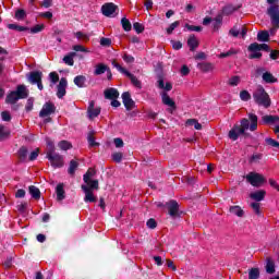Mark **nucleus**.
<instances>
[{"instance_id":"1","label":"nucleus","mask_w":279,"mask_h":279,"mask_svg":"<svg viewBox=\"0 0 279 279\" xmlns=\"http://www.w3.org/2000/svg\"><path fill=\"white\" fill-rule=\"evenodd\" d=\"M246 130H250L251 132H256L258 130V116H256V113H248V119L243 118L240 121V124H234L229 131L228 136L231 141H239L240 136L250 138L251 135L245 132Z\"/></svg>"},{"instance_id":"2","label":"nucleus","mask_w":279,"mask_h":279,"mask_svg":"<svg viewBox=\"0 0 279 279\" xmlns=\"http://www.w3.org/2000/svg\"><path fill=\"white\" fill-rule=\"evenodd\" d=\"M29 97V89L25 85H17L16 89L9 93L5 98V104L14 106L19 99H27Z\"/></svg>"},{"instance_id":"3","label":"nucleus","mask_w":279,"mask_h":279,"mask_svg":"<svg viewBox=\"0 0 279 279\" xmlns=\"http://www.w3.org/2000/svg\"><path fill=\"white\" fill-rule=\"evenodd\" d=\"M253 99L257 106H263V108H269L271 106V98L262 85L254 90Z\"/></svg>"},{"instance_id":"4","label":"nucleus","mask_w":279,"mask_h":279,"mask_svg":"<svg viewBox=\"0 0 279 279\" xmlns=\"http://www.w3.org/2000/svg\"><path fill=\"white\" fill-rule=\"evenodd\" d=\"M82 191L85 193L84 202L95 204L97 197L93 194L94 191H99V181H93L90 185H81Z\"/></svg>"},{"instance_id":"5","label":"nucleus","mask_w":279,"mask_h":279,"mask_svg":"<svg viewBox=\"0 0 279 279\" xmlns=\"http://www.w3.org/2000/svg\"><path fill=\"white\" fill-rule=\"evenodd\" d=\"M245 180L248 182V184H251V186H254L255 189H260V186L267 182L265 175L254 171L248 172L245 175Z\"/></svg>"},{"instance_id":"6","label":"nucleus","mask_w":279,"mask_h":279,"mask_svg":"<svg viewBox=\"0 0 279 279\" xmlns=\"http://www.w3.org/2000/svg\"><path fill=\"white\" fill-rule=\"evenodd\" d=\"M278 0H267V3L270 4V7L267 9V14L270 17L271 25H274V27L279 28V5L274 4Z\"/></svg>"},{"instance_id":"7","label":"nucleus","mask_w":279,"mask_h":279,"mask_svg":"<svg viewBox=\"0 0 279 279\" xmlns=\"http://www.w3.org/2000/svg\"><path fill=\"white\" fill-rule=\"evenodd\" d=\"M46 158L53 169H62L64 167V157L58 153H53V149H48Z\"/></svg>"},{"instance_id":"8","label":"nucleus","mask_w":279,"mask_h":279,"mask_svg":"<svg viewBox=\"0 0 279 279\" xmlns=\"http://www.w3.org/2000/svg\"><path fill=\"white\" fill-rule=\"evenodd\" d=\"M166 208L168 209V215L172 219H180L182 216V211H180V204H178V201L171 199L166 203Z\"/></svg>"},{"instance_id":"9","label":"nucleus","mask_w":279,"mask_h":279,"mask_svg":"<svg viewBox=\"0 0 279 279\" xmlns=\"http://www.w3.org/2000/svg\"><path fill=\"white\" fill-rule=\"evenodd\" d=\"M29 84L37 85L38 90H43L45 88L43 86V72L40 71H33L29 73L28 76Z\"/></svg>"},{"instance_id":"10","label":"nucleus","mask_w":279,"mask_h":279,"mask_svg":"<svg viewBox=\"0 0 279 279\" xmlns=\"http://www.w3.org/2000/svg\"><path fill=\"white\" fill-rule=\"evenodd\" d=\"M51 114H56V105L52 101H47L43 105L39 117L40 119H45L51 117Z\"/></svg>"},{"instance_id":"11","label":"nucleus","mask_w":279,"mask_h":279,"mask_svg":"<svg viewBox=\"0 0 279 279\" xmlns=\"http://www.w3.org/2000/svg\"><path fill=\"white\" fill-rule=\"evenodd\" d=\"M122 102L126 110H134L136 108V102L132 99L130 92H124L122 94Z\"/></svg>"},{"instance_id":"12","label":"nucleus","mask_w":279,"mask_h":279,"mask_svg":"<svg viewBox=\"0 0 279 279\" xmlns=\"http://www.w3.org/2000/svg\"><path fill=\"white\" fill-rule=\"evenodd\" d=\"M117 10H119V7L112 2H107L101 7V13L104 14V16L108 17H112Z\"/></svg>"},{"instance_id":"13","label":"nucleus","mask_w":279,"mask_h":279,"mask_svg":"<svg viewBox=\"0 0 279 279\" xmlns=\"http://www.w3.org/2000/svg\"><path fill=\"white\" fill-rule=\"evenodd\" d=\"M66 86H69V82L66 81V77H62L57 86L58 99L64 98V95H66Z\"/></svg>"},{"instance_id":"14","label":"nucleus","mask_w":279,"mask_h":279,"mask_svg":"<svg viewBox=\"0 0 279 279\" xmlns=\"http://www.w3.org/2000/svg\"><path fill=\"white\" fill-rule=\"evenodd\" d=\"M95 175H97V170H95V168H88L86 173L83 175V181L86 183L85 186H90V184L96 181L93 180Z\"/></svg>"},{"instance_id":"15","label":"nucleus","mask_w":279,"mask_h":279,"mask_svg":"<svg viewBox=\"0 0 279 279\" xmlns=\"http://www.w3.org/2000/svg\"><path fill=\"white\" fill-rule=\"evenodd\" d=\"M247 51H266L267 53H269V51H271V48H269V45L267 44L253 43L247 47Z\"/></svg>"},{"instance_id":"16","label":"nucleus","mask_w":279,"mask_h":279,"mask_svg":"<svg viewBox=\"0 0 279 279\" xmlns=\"http://www.w3.org/2000/svg\"><path fill=\"white\" fill-rule=\"evenodd\" d=\"M87 114H88L89 119H96V117L98 114H101V108L100 107L95 108V101L92 100L87 108Z\"/></svg>"},{"instance_id":"17","label":"nucleus","mask_w":279,"mask_h":279,"mask_svg":"<svg viewBox=\"0 0 279 279\" xmlns=\"http://www.w3.org/2000/svg\"><path fill=\"white\" fill-rule=\"evenodd\" d=\"M161 101L165 106H168L169 108H171V110H177V108H178L175 106V101L173 99H171L169 94H167L165 92L161 94Z\"/></svg>"},{"instance_id":"18","label":"nucleus","mask_w":279,"mask_h":279,"mask_svg":"<svg viewBox=\"0 0 279 279\" xmlns=\"http://www.w3.org/2000/svg\"><path fill=\"white\" fill-rule=\"evenodd\" d=\"M157 77H158V81H157L158 88H160L161 90H167V92L173 89V85L170 82L166 83V85H165V77H162V75L159 74Z\"/></svg>"},{"instance_id":"19","label":"nucleus","mask_w":279,"mask_h":279,"mask_svg":"<svg viewBox=\"0 0 279 279\" xmlns=\"http://www.w3.org/2000/svg\"><path fill=\"white\" fill-rule=\"evenodd\" d=\"M267 192L265 190H258L250 194L251 199H254L256 203L263 202L265 199Z\"/></svg>"},{"instance_id":"20","label":"nucleus","mask_w":279,"mask_h":279,"mask_svg":"<svg viewBox=\"0 0 279 279\" xmlns=\"http://www.w3.org/2000/svg\"><path fill=\"white\" fill-rule=\"evenodd\" d=\"M27 156H29V150L27 149V147H20V149L17 150V158L20 162H27Z\"/></svg>"},{"instance_id":"21","label":"nucleus","mask_w":279,"mask_h":279,"mask_svg":"<svg viewBox=\"0 0 279 279\" xmlns=\"http://www.w3.org/2000/svg\"><path fill=\"white\" fill-rule=\"evenodd\" d=\"M119 97V89L114 88V87H110V88H107L105 90V99H118Z\"/></svg>"},{"instance_id":"22","label":"nucleus","mask_w":279,"mask_h":279,"mask_svg":"<svg viewBox=\"0 0 279 279\" xmlns=\"http://www.w3.org/2000/svg\"><path fill=\"white\" fill-rule=\"evenodd\" d=\"M56 193H57V202H62L65 199L66 195L64 192V183H59L56 187Z\"/></svg>"},{"instance_id":"23","label":"nucleus","mask_w":279,"mask_h":279,"mask_svg":"<svg viewBox=\"0 0 279 279\" xmlns=\"http://www.w3.org/2000/svg\"><path fill=\"white\" fill-rule=\"evenodd\" d=\"M279 117L278 116H264L262 117V123L264 125H274V123H278Z\"/></svg>"},{"instance_id":"24","label":"nucleus","mask_w":279,"mask_h":279,"mask_svg":"<svg viewBox=\"0 0 279 279\" xmlns=\"http://www.w3.org/2000/svg\"><path fill=\"white\" fill-rule=\"evenodd\" d=\"M197 69H199L202 73H210V71L215 69V65L208 62H199L197 63Z\"/></svg>"},{"instance_id":"25","label":"nucleus","mask_w":279,"mask_h":279,"mask_svg":"<svg viewBox=\"0 0 279 279\" xmlns=\"http://www.w3.org/2000/svg\"><path fill=\"white\" fill-rule=\"evenodd\" d=\"M187 46L190 47V51H195V49L199 47V40H197V37H195V35H191L189 37Z\"/></svg>"},{"instance_id":"26","label":"nucleus","mask_w":279,"mask_h":279,"mask_svg":"<svg viewBox=\"0 0 279 279\" xmlns=\"http://www.w3.org/2000/svg\"><path fill=\"white\" fill-rule=\"evenodd\" d=\"M266 274H276V263L271 257L266 258Z\"/></svg>"},{"instance_id":"27","label":"nucleus","mask_w":279,"mask_h":279,"mask_svg":"<svg viewBox=\"0 0 279 279\" xmlns=\"http://www.w3.org/2000/svg\"><path fill=\"white\" fill-rule=\"evenodd\" d=\"M125 76L131 80V84H133L135 88H143V83H141V81H138V78L134 74H132L130 71L126 72Z\"/></svg>"},{"instance_id":"28","label":"nucleus","mask_w":279,"mask_h":279,"mask_svg":"<svg viewBox=\"0 0 279 279\" xmlns=\"http://www.w3.org/2000/svg\"><path fill=\"white\" fill-rule=\"evenodd\" d=\"M229 213H231V215H235V217H243L245 215V211L239 205L231 206L229 208Z\"/></svg>"},{"instance_id":"29","label":"nucleus","mask_w":279,"mask_h":279,"mask_svg":"<svg viewBox=\"0 0 279 279\" xmlns=\"http://www.w3.org/2000/svg\"><path fill=\"white\" fill-rule=\"evenodd\" d=\"M28 193L33 197V199H40V189L35 185L28 186Z\"/></svg>"},{"instance_id":"30","label":"nucleus","mask_w":279,"mask_h":279,"mask_svg":"<svg viewBox=\"0 0 279 279\" xmlns=\"http://www.w3.org/2000/svg\"><path fill=\"white\" fill-rule=\"evenodd\" d=\"M74 84L78 88H86V76L77 75L74 77Z\"/></svg>"},{"instance_id":"31","label":"nucleus","mask_w":279,"mask_h":279,"mask_svg":"<svg viewBox=\"0 0 279 279\" xmlns=\"http://www.w3.org/2000/svg\"><path fill=\"white\" fill-rule=\"evenodd\" d=\"M262 77L266 84H276V82H278V78H276L271 72H264Z\"/></svg>"},{"instance_id":"32","label":"nucleus","mask_w":279,"mask_h":279,"mask_svg":"<svg viewBox=\"0 0 279 279\" xmlns=\"http://www.w3.org/2000/svg\"><path fill=\"white\" fill-rule=\"evenodd\" d=\"M223 23V17L221 16V14H218L215 19H214V23H213V29L214 32H219V29L221 28V24Z\"/></svg>"},{"instance_id":"33","label":"nucleus","mask_w":279,"mask_h":279,"mask_svg":"<svg viewBox=\"0 0 279 279\" xmlns=\"http://www.w3.org/2000/svg\"><path fill=\"white\" fill-rule=\"evenodd\" d=\"M239 8L232 5V4H227L226 7L222 8V14L225 16H230V14H234Z\"/></svg>"},{"instance_id":"34","label":"nucleus","mask_w":279,"mask_h":279,"mask_svg":"<svg viewBox=\"0 0 279 279\" xmlns=\"http://www.w3.org/2000/svg\"><path fill=\"white\" fill-rule=\"evenodd\" d=\"M77 167H80V162H77V160H75V159H72L70 161V166L68 169L69 175H75V171H77Z\"/></svg>"},{"instance_id":"35","label":"nucleus","mask_w":279,"mask_h":279,"mask_svg":"<svg viewBox=\"0 0 279 279\" xmlns=\"http://www.w3.org/2000/svg\"><path fill=\"white\" fill-rule=\"evenodd\" d=\"M108 65L104 64V63H99L96 65V69L94 71V75H104V73H106L108 71Z\"/></svg>"},{"instance_id":"36","label":"nucleus","mask_w":279,"mask_h":279,"mask_svg":"<svg viewBox=\"0 0 279 279\" xmlns=\"http://www.w3.org/2000/svg\"><path fill=\"white\" fill-rule=\"evenodd\" d=\"M87 143L89 147H99V143L95 141V131H90L87 135Z\"/></svg>"},{"instance_id":"37","label":"nucleus","mask_w":279,"mask_h":279,"mask_svg":"<svg viewBox=\"0 0 279 279\" xmlns=\"http://www.w3.org/2000/svg\"><path fill=\"white\" fill-rule=\"evenodd\" d=\"M257 40L259 43H269V32L267 31H260L258 34H257Z\"/></svg>"},{"instance_id":"38","label":"nucleus","mask_w":279,"mask_h":279,"mask_svg":"<svg viewBox=\"0 0 279 279\" xmlns=\"http://www.w3.org/2000/svg\"><path fill=\"white\" fill-rule=\"evenodd\" d=\"M8 29H13L14 32H29V27L19 24H8Z\"/></svg>"},{"instance_id":"39","label":"nucleus","mask_w":279,"mask_h":279,"mask_svg":"<svg viewBox=\"0 0 279 279\" xmlns=\"http://www.w3.org/2000/svg\"><path fill=\"white\" fill-rule=\"evenodd\" d=\"M75 52H70L63 58V62L68 64V66H73L75 64V61L73 60V58H75Z\"/></svg>"},{"instance_id":"40","label":"nucleus","mask_w":279,"mask_h":279,"mask_svg":"<svg viewBox=\"0 0 279 279\" xmlns=\"http://www.w3.org/2000/svg\"><path fill=\"white\" fill-rule=\"evenodd\" d=\"M121 25L124 32H132V23L130 22V20H128V17L121 19Z\"/></svg>"},{"instance_id":"41","label":"nucleus","mask_w":279,"mask_h":279,"mask_svg":"<svg viewBox=\"0 0 279 279\" xmlns=\"http://www.w3.org/2000/svg\"><path fill=\"white\" fill-rule=\"evenodd\" d=\"M260 278V269L251 268L248 270V279H259Z\"/></svg>"},{"instance_id":"42","label":"nucleus","mask_w":279,"mask_h":279,"mask_svg":"<svg viewBox=\"0 0 279 279\" xmlns=\"http://www.w3.org/2000/svg\"><path fill=\"white\" fill-rule=\"evenodd\" d=\"M185 124L194 126L196 130H202V123H199L196 119H189L186 120Z\"/></svg>"},{"instance_id":"43","label":"nucleus","mask_w":279,"mask_h":279,"mask_svg":"<svg viewBox=\"0 0 279 279\" xmlns=\"http://www.w3.org/2000/svg\"><path fill=\"white\" fill-rule=\"evenodd\" d=\"M265 143L268 145V147H275L276 149H279V142L271 137H266Z\"/></svg>"},{"instance_id":"44","label":"nucleus","mask_w":279,"mask_h":279,"mask_svg":"<svg viewBox=\"0 0 279 279\" xmlns=\"http://www.w3.org/2000/svg\"><path fill=\"white\" fill-rule=\"evenodd\" d=\"M26 16H27V12H25V10L17 9L15 11V19H16V21H23L24 19H26Z\"/></svg>"},{"instance_id":"45","label":"nucleus","mask_w":279,"mask_h":279,"mask_svg":"<svg viewBox=\"0 0 279 279\" xmlns=\"http://www.w3.org/2000/svg\"><path fill=\"white\" fill-rule=\"evenodd\" d=\"M240 99L241 101H250V99H252V94H250L247 89H243L240 92Z\"/></svg>"},{"instance_id":"46","label":"nucleus","mask_w":279,"mask_h":279,"mask_svg":"<svg viewBox=\"0 0 279 279\" xmlns=\"http://www.w3.org/2000/svg\"><path fill=\"white\" fill-rule=\"evenodd\" d=\"M58 145H59V147H60L63 151H66V150L73 148V145H72L69 141H61V142H59Z\"/></svg>"},{"instance_id":"47","label":"nucleus","mask_w":279,"mask_h":279,"mask_svg":"<svg viewBox=\"0 0 279 279\" xmlns=\"http://www.w3.org/2000/svg\"><path fill=\"white\" fill-rule=\"evenodd\" d=\"M43 29H45V24H37L34 27L29 28L28 32H31V34H40Z\"/></svg>"},{"instance_id":"48","label":"nucleus","mask_w":279,"mask_h":279,"mask_svg":"<svg viewBox=\"0 0 279 279\" xmlns=\"http://www.w3.org/2000/svg\"><path fill=\"white\" fill-rule=\"evenodd\" d=\"M133 29L136 32V34H143L145 32V26L138 22L133 23Z\"/></svg>"},{"instance_id":"49","label":"nucleus","mask_w":279,"mask_h":279,"mask_svg":"<svg viewBox=\"0 0 279 279\" xmlns=\"http://www.w3.org/2000/svg\"><path fill=\"white\" fill-rule=\"evenodd\" d=\"M260 160H263V154H253L248 162L253 165V162H260Z\"/></svg>"},{"instance_id":"50","label":"nucleus","mask_w":279,"mask_h":279,"mask_svg":"<svg viewBox=\"0 0 279 279\" xmlns=\"http://www.w3.org/2000/svg\"><path fill=\"white\" fill-rule=\"evenodd\" d=\"M39 154H40V148H36L35 150H33V151L29 154L28 160H29L31 162H34V160H36V159L38 158Z\"/></svg>"},{"instance_id":"51","label":"nucleus","mask_w":279,"mask_h":279,"mask_svg":"<svg viewBox=\"0 0 279 279\" xmlns=\"http://www.w3.org/2000/svg\"><path fill=\"white\" fill-rule=\"evenodd\" d=\"M112 66H114V69H117L120 73H122L123 75L128 74V70L123 66H121V64L117 63V61H112Z\"/></svg>"},{"instance_id":"52","label":"nucleus","mask_w":279,"mask_h":279,"mask_svg":"<svg viewBox=\"0 0 279 279\" xmlns=\"http://www.w3.org/2000/svg\"><path fill=\"white\" fill-rule=\"evenodd\" d=\"M147 228H149L150 230H156V228H158V222H156V219L154 218H149L146 222Z\"/></svg>"},{"instance_id":"53","label":"nucleus","mask_w":279,"mask_h":279,"mask_svg":"<svg viewBox=\"0 0 279 279\" xmlns=\"http://www.w3.org/2000/svg\"><path fill=\"white\" fill-rule=\"evenodd\" d=\"M49 77L52 84H58V82H60V75H58V72H50Z\"/></svg>"},{"instance_id":"54","label":"nucleus","mask_w":279,"mask_h":279,"mask_svg":"<svg viewBox=\"0 0 279 279\" xmlns=\"http://www.w3.org/2000/svg\"><path fill=\"white\" fill-rule=\"evenodd\" d=\"M263 58V53L260 51H251L248 56L250 60H260Z\"/></svg>"},{"instance_id":"55","label":"nucleus","mask_w":279,"mask_h":279,"mask_svg":"<svg viewBox=\"0 0 279 279\" xmlns=\"http://www.w3.org/2000/svg\"><path fill=\"white\" fill-rule=\"evenodd\" d=\"M111 158H112L113 162L120 163L121 160H123V153H113L111 155Z\"/></svg>"},{"instance_id":"56","label":"nucleus","mask_w":279,"mask_h":279,"mask_svg":"<svg viewBox=\"0 0 279 279\" xmlns=\"http://www.w3.org/2000/svg\"><path fill=\"white\" fill-rule=\"evenodd\" d=\"M240 83H241V77L240 76H232L229 80V86H239Z\"/></svg>"},{"instance_id":"57","label":"nucleus","mask_w":279,"mask_h":279,"mask_svg":"<svg viewBox=\"0 0 279 279\" xmlns=\"http://www.w3.org/2000/svg\"><path fill=\"white\" fill-rule=\"evenodd\" d=\"M26 112H32L34 110V98H28L25 106Z\"/></svg>"},{"instance_id":"58","label":"nucleus","mask_w":279,"mask_h":279,"mask_svg":"<svg viewBox=\"0 0 279 279\" xmlns=\"http://www.w3.org/2000/svg\"><path fill=\"white\" fill-rule=\"evenodd\" d=\"M175 27H180V21H175L172 24H170V26L167 28V34L169 35L173 34V31L175 29Z\"/></svg>"},{"instance_id":"59","label":"nucleus","mask_w":279,"mask_h":279,"mask_svg":"<svg viewBox=\"0 0 279 279\" xmlns=\"http://www.w3.org/2000/svg\"><path fill=\"white\" fill-rule=\"evenodd\" d=\"M75 36L78 40H82V39L86 40V41L90 40V37L86 34H84L83 32H76Z\"/></svg>"},{"instance_id":"60","label":"nucleus","mask_w":279,"mask_h":279,"mask_svg":"<svg viewBox=\"0 0 279 279\" xmlns=\"http://www.w3.org/2000/svg\"><path fill=\"white\" fill-rule=\"evenodd\" d=\"M100 45L101 47H110V45H112V39L102 37L100 38Z\"/></svg>"},{"instance_id":"61","label":"nucleus","mask_w":279,"mask_h":279,"mask_svg":"<svg viewBox=\"0 0 279 279\" xmlns=\"http://www.w3.org/2000/svg\"><path fill=\"white\" fill-rule=\"evenodd\" d=\"M122 60H124V62H126V64H133L134 62V57L128 53H124L122 56Z\"/></svg>"},{"instance_id":"62","label":"nucleus","mask_w":279,"mask_h":279,"mask_svg":"<svg viewBox=\"0 0 279 279\" xmlns=\"http://www.w3.org/2000/svg\"><path fill=\"white\" fill-rule=\"evenodd\" d=\"M251 208L254 210L255 215H260V203H252Z\"/></svg>"},{"instance_id":"63","label":"nucleus","mask_w":279,"mask_h":279,"mask_svg":"<svg viewBox=\"0 0 279 279\" xmlns=\"http://www.w3.org/2000/svg\"><path fill=\"white\" fill-rule=\"evenodd\" d=\"M186 29H189V32H202V26H195V25H190V24H185Z\"/></svg>"},{"instance_id":"64","label":"nucleus","mask_w":279,"mask_h":279,"mask_svg":"<svg viewBox=\"0 0 279 279\" xmlns=\"http://www.w3.org/2000/svg\"><path fill=\"white\" fill-rule=\"evenodd\" d=\"M171 45L175 51H180V49H182V41L171 40Z\"/></svg>"}]
</instances>
